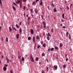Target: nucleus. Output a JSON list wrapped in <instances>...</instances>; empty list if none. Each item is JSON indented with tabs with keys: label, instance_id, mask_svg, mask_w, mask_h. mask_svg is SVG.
Instances as JSON below:
<instances>
[{
	"label": "nucleus",
	"instance_id": "f257e3e1",
	"mask_svg": "<svg viewBox=\"0 0 73 73\" xmlns=\"http://www.w3.org/2000/svg\"><path fill=\"white\" fill-rule=\"evenodd\" d=\"M30 59L31 62H34V59H33V58L32 56V54H31L30 55Z\"/></svg>",
	"mask_w": 73,
	"mask_h": 73
},
{
	"label": "nucleus",
	"instance_id": "f03ea898",
	"mask_svg": "<svg viewBox=\"0 0 73 73\" xmlns=\"http://www.w3.org/2000/svg\"><path fill=\"white\" fill-rule=\"evenodd\" d=\"M30 32L32 34V35H33V29H31Z\"/></svg>",
	"mask_w": 73,
	"mask_h": 73
},
{
	"label": "nucleus",
	"instance_id": "7ed1b4c3",
	"mask_svg": "<svg viewBox=\"0 0 73 73\" xmlns=\"http://www.w3.org/2000/svg\"><path fill=\"white\" fill-rule=\"evenodd\" d=\"M19 33L20 34L22 33V29H21V28H20L19 30Z\"/></svg>",
	"mask_w": 73,
	"mask_h": 73
},
{
	"label": "nucleus",
	"instance_id": "20e7f679",
	"mask_svg": "<svg viewBox=\"0 0 73 73\" xmlns=\"http://www.w3.org/2000/svg\"><path fill=\"white\" fill-rule=\"evenodd\" d=\"M33 41L34 42H35V36L33 37Z\"/></svg>",
	"mask_w": 73,
	"mask_h": 73
},
{
	"label": "nucleus",
	"instance_id": "39448f33",
	"mask_svg": "<svg viewBox=\"0 0 73 73\" xmlns=\"http://www.w3.org/2000/svg\"><path fill=\"white\" fill-rule=\"evenodd\" d=\"M7 70V68L5 66L4 67H3V70L4 71H5Z\"/></svg>",
	"mask_w": 73,
	"mask_h": 73
},
{
	"label": "nucleus",
	"instance_id": "423d86ee",
	"mask_svg": "<svg viewBox=\"0 0 73 73\" xmlns=\"http://www.w3.org/2000/svg\"><path fill=\"white\" fill-rule=\"evenodd\" d=\"M35 12L36 14H37L38 13V11H37V9H35Z\"/></svg>",
	"mask_w": 73,
	"mask_h": 73
},
{
	"label": "nucleus",
	"instance_id": "0eeeda50",
	"mask_svg": "<svg viewBox=\"0 0 73 73\" xmlns=\"http://www.w3.org/2000/svg\"><path fill=\"white\" fill-rule=\"evenodd\" d=\"M16 37H17V39H18L19 38V34H17L16 35Z\"/></svg>",
	"mask_w": 73,
	"mask_h": 73
},
{
	"label": "nucleus",
	"instance_id": "6e6552de",
	"mask_svg": "<svg viewBox=\"0 0 73 73\" xmlns=\"http://www.w3.org/2000/svg\"><path fill=\"white\" fill-rule=\"evenodd\" d=\"M54 67L55 69H57V66H54Z\"/></svg>",
	"mask_w": 73,
	"mask_h": 73
},
{
	"label": "nucleus",
	"instance_id": "1a4fd4ad",
	"mask_svg": "<svg viewBox=\"0 0 73 73\" xmlns=\"http://www.w3.org/2000/svg\"><path fill=\"white\" fill-rule=\"evenodd\" d=\"M64 15H65V14H64V13L62 15V18H63V19H65V18H64Z\"/></svg>",
	"mask_w": 73,
	"mask_h": 73
},
{
	"label": "nucleus",
	"instance_id": "9d476101",
	"mask_svg": "<svg viewBox=\"0 0 73 73\" xmlns=\"http://www.w3.org/2000/svg\"><path fill=\"white\" fill-rule=\"evenodd\" d=\"M40 4L41 5H42V1L41 0H40Z\"/></svg>",
	"mask_w": 73,
	"mask_h": 73
},
{
	"label": "nucleus",
	"instance_id": "9b49d317",
	"mask_svg": "<svg viewBox=\"0 0 73 73\" xmlns=\"http://www.w3.org/2000/svg\"><path fill=\"white\" fill-rule=\"evenodd\" d=\"M54 12H56L57 11V10H56V8L54 7Z\"/></svg>",
	"mask_w": 73,
	"mask_h": 73
},
{
	"label": "nucleus",
	"instance_id": "f8f14e48",
	"mask_svg": "<svg viewBox=\"0 0 73 73\" xmlns=\"http://www.w3.org/2000/svg\"><path fill=\"white\" fill-rule=\"evenodd\" d=\"M43 47H44V48H45V47L46 46V44L45 43H44V44H43Z\"/></svg>",
	"mask_w": 73,
	"mask_h": 73
},
{
	"label": "nucleus",
	"instance_id": "ddd939ff",
	"mask_svg": "<svg viewBox=\"0 0 73 73\" xmlns=\"http://www.w3.org/2000/svg\"><path fill=\"white\" fill-rule=\"evenodd\" d=\"M45 56V54H44V53H42V57H44V56Z\"/></svg>",
	"mask_w": 73,
	"mask_h": 73
},
{
	"label": "nucleus",
	"instance_id": "4468645a",
	"mask_svg": "<svg viewBox=\"0 0 73 73\" xmlns=\"http://www.w3.org/2000/svg\"><path fill=\"white\" fill-rule=\"evenodd\" d=\"M35 60L36 61H38V58L37 57L36 58Z\"/></svg>",
	"mask_w": 73,
	"mask_h": 73
},
{
	"label": "nucleus",
	"instance_id": "2eb2a0df",
	"mask_svg": "<svg viewBox=\"0 0 73 73\" xmlns=\"http://www.w3.org/2000/svg\"><path fill=\"white\" fill-rule=\"evenodd\" d=\"M62 43H60V47H62Z\"/></svg>",
	"mask_w": 73,
	"mask_h": 73
},
{
	"label": "nucleus",
	"instance_id": "dca6fc26",
	"mask_svg": "<svg viewBox=\"0 0 73 73\" xmlns=\"http://www.w3.org/2000/svg\"><path fill=\"white\" fill-rule=\"evenodd\" d=\"M28 40H31V37L30 36H29L28 38Z\"/></svg>",
	"mask_w": 73,
	"mask_h": 73
},
{
	"label": "nucleus",
	"instance_id": "f3484780",
	"mask_svg": "<svg viewBox=\"0 0 73 73\" xmlns=\"http://www.w3.org/2000/svg\"><path fill=\"white\" fill-rule=\"evenodd\" d=\"M7 63H9V59H8V58H7Z\"/></svg>",
	"mask_w": 73,
	"mask_h": 73
},
{
	"label": "nucleus",
	"instance_id": "a211bd4d",
	"mask_svg": "<svg viewBox=\"0 0 73 73\" xmlns=\"http://www.w3.org/2000/svg\"><path fill=\"white\" fill-rule=\"evenodd\" d=\"M55 49H57V50L58 49V47H57V46H55Z\"/></svg>",
	"mask_w": 73,
	"mask_h": 73
},
{
	"label": "nucleus",
	"instance_id": "6ab92c4d",
	"mask_svg": "<svg viewBox=\"0 0 73 73\" xmlns=\"http://www.w3.org/2000/svg\"><path fill=\"white\" fill-rule=\"evenodd\" d=\"M43 24H44V25H46V24L45 22L44 21H43Z\"/></svg>",
	"mask_w": 73,
	"mask_h": 73
},
{
	"label": "nucleus",
	"instance_id": "aec40b11",
	"mask_svg": "<svg viewBox=\"0 0 73 73\" xmlns=\"http://www.w3.org/2000/svg\"><path fill=\"white\" fill-rule=\"evenodd\" d=\"M9 31H10V32H11V31H12V29H11V28L10 27H9Z\"/></svg>",
	"mask_w": 73,
	"mask_h": 73
},
{
	"label": "nucleus",
	"instance_id": "412c9836",
	"mask_svg": "<svg viewBox=\"0 0 73 73\" xmlns=\"http://www.w3.org/2000/svg\"><path fill=\"white\" fill-rule=\"evenodd\" d=\"M13 9L14 10V11H15V10H16V8H15V7L14 6H13Z\"/></svg>",
	"mask_w": 73,
	"mask_h": 73
},
{
	"label": "nucleus",
	"instance_id": "4be33fe9",
	"mask_svg": "<svg viewBox=\"0 0 73 73\" xmlns=\"http://www.w3.org/2000/svg\"><path fill=\"white\" fill-rule=\"evenodd\" d=\"M22 61H24V58L23 57L22 58Z\"/></svg>",
	"mask_w": 73,
	"mask_h": 73
},
{
	"label": "nucleus",
	"instance_id": "5701e85b",
	"mask_svg": "<svg viewBox=\"0 0 73 73\" xmlns=\"http://www.w3.org/2000/svg\"><path fill=\"white\" fill-rule=\"evenodd\" d=\"M16 27H17V28H19V26L17 25V24H16Z\"/></svg>",
	"mask_w": 73,
	"mask_h": 73
},
{
	"label": "nucleus",
	"instance_id": "b1692460",
	"mask_svg": "<svg viewBox=\"0 0 73 73\" xmlns=\"http://www.w3.org/2000/svg\"><path fill=\"white\" fill-rule=\"evenodd\" d=\"M12 28H13V29H14V30H15V31H16V28H15V27H13Z\"/></svg>",
	"mask_w": 73,
	"mask_h": 73
},
{
	"label": "nucleus",
	"instance_id": "393cba45",
	"mask_svg": "<svg viewBox=\"0 0 73 73\" xmlns=\"http://www.w3.org/2000/svg\"><path fill=\"white\" fill-rule=\"evenodd\" d=\"M47 38L48 40H50V38H49V36H47Z\"/></svg>",
	"mask_w": 73,
	"mask_h": 73
},
{
	"label": "nucleus",
	"instance_id": "a878e982",
	"mask_svg": "<svg viewBox=\"0 0 73 73\" xmlns=\"http://www.w3.org/2000/svg\"><path fill=\"white\" fill-rule=\"evenodd\" d=\"M6 41L7 42H8V39L7 37H6Z\"/></svg>",
	"mask_w": 73,
	"mask_h": 73
},
{
	"label": "nucleus",
	"instance_id": "bb28decb",
	"mask_svg": "<svg viewBox=\"0 0 73 73\" xmlns=\"http://www.w3.org/2000/svg\"><path fill=\"white\" fill-rule=\"evenodd\" d=\"M40 45H38L37 47V48L38 49H39V48H40Z\"/></svg>",
	"mask_w": 73,
	"mask_h": 73
},
{
	"label": "nucleus",
	"instance_id": "cd10ccee",
	"mask_svg": "<svg viewBox=\"0 0 73 73\" xmlns=\"http://www.w3.org/2000/svg\"><path fill=\"white\" fill-rule=\"evenodd\" d=\"M53 50H54V48H52L50 50H51V51H53Z\"/></svg>",
	"mask_w": 73,
	"mask_h": 73
},
{
	"label": "nucleus",
	"instance_id": "c85d7f7f",
	"mask_svg": "<svg viewBox=\"0 0 73 73\" xmlns=\"http://www.w3.org/2000/svg\"><path fill=\"white\" fill-rule=\"evenodd\" d=\"M20 5H22V1L21 0L20 3Z\"/></svg>",
	"mask_w": 73,
	"mask_h": 73
},
{
	"label": "nucleus",
	"instance_id": "c756f323",
	"mask_svg": "<svg viewBox=\"0 0 73 73\" xmlns=\"http://www.w3.org/2000/svg\"><path fill=\"white\" fill-rule=\"evenodd\" d=\"M30 11H31V13H33V10L32 9H30Z\"/></svg>",
	"mask_w": 73,
	"mask_h": 73
},
{
	"label": "nucleus",
	"instance_id": "7c9ffc66",
	"mask_svg": "<svg viewBox=\"0 0 73 73\" xmlns=\"http://www.w3.org/2000/svg\"><path fill=\"white\" fill-rule=\"evenodd\" d=\"M66 67V65H64L63 66V68H65Z\"/></svg>",
	"mask_w": 73,
	"mask_h": 73
},
{
	"label": "nucleus",
	"instance_id": "2f4dec72",
	"mask_svg": "<svg viewBox=\"0 0 73 73\" xmlns=\"http://www.w3.org/2000/svg\"><path fill=\"white\" fill-rule=\"evenodd\" d=\"M36 38L38 40V39H39V37H38V36H36Z\"/></svg>",
	"mask_w": 73,
	"mask_h": 73
},
{
	"label": "nucleus",
	"instance_id": "473e14b6",
	"mask_svg": "<svg viewBox=\"0 0 73 73\" xmlns=\"http://www.w3.org/2000/svg\"><path fill=\"white\" fill-rule=\"evenodd\" d=\"M36 4V2H33L32 3V4L34 5V4Z\"/></svg>",
	"mask_w": 73,
	"mask_h": 73
},
{
	"label": "nucleus",
	"instance_id": "72a5a7b5",
	"mask_svg": "<svg viewBox=\"0 0 73 73\" xmlns=\"http://www.w3.org/2000/svg\"><path fill=\"white\" fill-rule=\"evenodd\" d=\"M48 36H50V37H51V35H50V33H48Z\"/></svg>",
	"mask_w": 73,
	"mask_h": 73
},
{
	"label": "nucleus",
	"instance_id": "f704fd0d",
	"mask_svg": "<svg viewBox=\"0 0 73 73\" xmlns=\"http://www.w3.org/2000/svg\"><path fill=\"white\" fill-rule=\"evenodd\" d=\"M19 3H20V0H19L18 1H17V3L18 4Z\"/></svg>",
	"mask_w": 73,
	"mask_h": 73
},
{
	"label": "nucleus",
	"instance_id": "c9c22d12",
	"mask_svg": "<svg viewBox=\"0 0 73 73\" xmlns=\"http://www.w3.org/2000/svg\"><path fill=\"white\" fill-rule=\"evenodd\" d=\"M32 23L33 24V25H34L35 24V22H34V21H32Z\"/></svg>",
	"mask_w": 73,
	"mask_h": 73
},
{
	"label": "nucleus",
	"instance_id": "e433bc0d",
	"mask_svg": "<svg viewBox=\"0 0 73 73\" xmlns=\"http://www.w3.org/2000/svg\"><path fill=\"white\" fill-rule=\"evenodd\" d=\"M69 38L70 40L71 39V38H70V35H69Z\"/></svg>",
	"mask_w": 73,
	"mask_h": 73
},
{
	"label": "nucleus",
	"instance_id": "4c0bfd02",
	"mask_svg": "<svg viewBox=\"0 0 73 73\" xmlns=\"http://www.w3.org/2000/svg\"><path fill=\"white\" fill-rule=\"evenodd\" d=\"M27 0H23V2H27Z\"/></svg>",
	"mask_w": 73,
	"mask_h": 73
},
{
	"label": "nucleus",
	"instance_id": "58836bf2",
	"mask_svg": "<svg viewBox=\"0 0 73 73\" xmlns=\"http://www.w3.org/2000/svg\"><path fill=\"white\" fill-rule=\"evenodd\" d=\"M41 18L42 19H44V18H43V15H41Z\"/></svg>",
	"mask_w": 73,
	"mask_h": 73
},
{
	"label": "nucleus",
	"instance_id": "ea45409f",
	"mask_svg": "<svg viewBox=\"0 0 73 73\" xmlns=\"http://www.w3.org/2000/svg\"><path fill=\"white\" fill-rule=\"evenodd\" d=\"M13 4H14V5H16V6H17V5H16V3H15V2H13Z\"/></svg>",
	"mask_w": 73,
	"mask_h": 73
},
{
	"label": "nucleus",
	"instance_id": "a19ab883",
	"mask_svg": "<svg viewBox=\"0 0 73 73\" xmlns=\"http://www.w3.org/2000/svg\"><path fill=\"white\" fill-rule=\"evenodd\" d=\"M66 8H67V9L68 10L69 9V7L67 6L66 7Z\"/></svg>",
	"mask_w": 73,
	"mask_h": 73
},
{
	"label": "nucleus",
	"instance_id": "79ce46f5",
	"mask_svg": "<svg viewBox=\"0 0 73 73\" xmlns=\"http://www.w3.org/2000/svg\"><path fill=\"white\" fill-rule=\"evenodd\" d=\"M51 32H53V29H52L51 30Z\"/></svg>",
	"mask_w": 73,
	"mask_h": 73
},
{
	"label": "nucleus",
	"instance_id": "37998d69",
	"mask_svg": "<svg viewBox=\"0 0 73 73\" xmlns=\"http://www.w3.org/2000/svg\"><path fill=\"white\" fill-rule=\"evenodd\" d=\"M46 69L47 70H49V68H48V67H47L46 68Z\"/></svg>",
	"mask_w": 73,
	"mask_h": 73
},
{
	"label": "nucleus",
	"instance_id": "c03bdc74",
	"mask_svg": "<svg viewBox=\"0 0 73 73\" xmlns=\"http://www.w3.org/2000/svg\"><path fill=\"white\" fill-rule=\"evenodd\" d=\"M52 6H53V7H54V5H53V3H52Z\"/></svg>",
	"mask_w": 73,
	"mask_h": 73
},
{
	"label": "nucleus",
	"instance_id": "a18cd8bd",
	"mask_svg": "<svg viewBox=\"0 0 73 73\" xmlns=\"http://www.w3.org/2000/svg\"><path fill=\"white\" fill-rule=\"evenodd\" d=\"M68 60V58H66V61H67Z\"/></svg>",
	"mask_w": 73,
	"mask_h": 73
},
{
	"label": "nucleus",
	"instance_id": "49530a36",
	"mask_svg": "<svg viewBox=\"0 0 73 73\" xmlns=\"http://www.w3.org/2000/svg\"><path fill=\"white\" fill-rule=\"evenodd\" d=\"M68 33H68V32H67L66 33V35H68Z\"/></svg>",
	"mask_w": 73,
	"mask_h": 73
},
{
	"label": "nucleus",
	"instance_id": "de8ad7c7",
	"mask_svg": "<svg viewBox=\"0 0 73 73\" xmlns=\"http://www.w3.org/2000/svg\"><path fill=\"white\" fill-rule=\"evenodd\" d=\"M63 28H64V29H65V28H66V27L65 26H63Z\"/></svg>",
	"mask_w": 73,
	"mask_h": 73
},
{
	"label": "nucleus",
	"instance_id": "09e8293b",
	"mask_svg": "<svg viewBox=\"0 0 73 73\" xmlns=\"http://www.w3.org/2000/svg\"><path fill=\"white\" fill-rule=\"evenodd\" d=\"M41 44H43V41H42L41 42Z\"/></svg>",
	"mask_w": 73,
	"mask_h": 73
},
{
	"label": "nucleus",
	"instance_id": "8fccbe9b",
	"mask_svg": "<svg viewBox=\"0 0 73 73\" xmlns=\"http://www.w3.org/2000/svg\"><path fill=\"white\" fill-rule=\"evenodd\" d=\"M10 73H13V72H12V70H10Z\"/></svg>",
	"mask_w": 73,
	"mask_h": 73
},
{
	"label": "nucleus",
	"instance_id": "3c124183",
	"mask_svg": "<svg viewBox=\"0 0 73 73\" xmlns=\"http://www.w3.org/2000/svg\"><path fill=\"white\" fill-rule=\"evenodd\" d=\"M20 8H22V5H20Z\"/></svg>",
	"mask_w": 73,
	"mask_h": 73
},
{
	"label": "nucleus",
	"instance_id": "603ef678",
	"mask_svg": "<svg viewBox=\"0 0 73 73\" xmlns=\"http://www.w3.org/2000/svg\"><path fill=\"white\" fill-rule=\"evenodd\" d=\"M30 18H30V17H29L28 19V20H30Z\"/></svg>",
	"mask_w": 73,
	"mask_h": 73
},
{
	"label": "nucleus",
	"instance_id": "864d4df0",
	"mask_svg": "<svg viewBox=\"0 0 73 73\" xmlns=\"http://www.w3.org/2000/svg\"><path fill=\"white\" fill-rule=\"evenodd\" d=\"M42 73H45L44 72V70L42 71Z\"/></svg>",
	"mask_w": 73,
	"mask_h": 73
},
{
	"label": "nucleus",
	"instance_id": "5fc2aeb1",
	"mask_svg": "<svg viewBox=\"0 0 73 73\" xmlns=\"http://www.w3.org/2000/svg\"><path fill=\"white\" fill-rule=\"evenodd\" d=\"M0 5L1 7V0H0Z\"/></svg>",
	"mask_w": 73,
	"mask_h": 73
},
{
	"label": "nucleus",
	"instance_id": "6e6d98bb",
	"mask_svg": "<svg viewBox=\"0 0 73 73\" xmlns=\"http://www.w3.org/2000/svg\"><path fill=\"white\" fill-rule=\"evenodd\" d=\"M5 66H6V67H7V66H8V65L7 64H6L5 65Z\"/></svg>",
	"mask_w": 73,
	"mask_h": 73
},
{
	"label": "nucleus",
	"instance_id": "4d7b16f0",
	"mask_svg": "<svg viewBox=\"0 0 73 73\" xmlns=\"http://www.w3.org/2000/svg\"><path fill=\"white\" fill-rule=\"evenodd\" d=\"M48 51L49 52L50 51V48H49L48 49Z\"/></svg>",
	"mask_w": 73,
	"mask_h": 73
},
{
	"label": "nucleus",
	"instance_id": "13d9d810",
	"mask_svg": "<svg viewBox=\"0 0 73 73\" xmlns=\"http://www.w3.org/2000/svg\"><path fill=\"white\" fill-rule=\"evenodd\" d=\"M72 5H73V4H71L70 5V7H71L72 6Z\"/></svg>",
	"mask_w": 73,
	"mask_h": 73
},
{
	"label": "nucleus",
	"instance_id": "bf43d9fd",
	"mask_svg": "<svg viewBox=\"0 0 73 73\" xmlns=\"http://www.w3.org/2000/svg\"><path fill=\"white\" fill-rule=\"evenodd\" d=\"M46 25H44V28H46Z\"/></svg>",
	"mask_w": 73,
	"mask_h": 73
},
{
	"label": "nucleus",
	"instance_id": "052dcab7",
	"mask_svg": "<svg viewBox=\"0 0 73 73\" xmlns=\"http://www.w3.org/2000/svg\"><path fill=\"white\" fill-rule=\"evenodd\" d=\"M23 8H24V10H25V7H24Z\"/></svg>",
	"mask_w": 73,
	"mask_h": 73
},
{
	"label": "nucleus",
	"instance_id": "680f3d73",
	"mask_svg": "<svg viewBox=\"0 0 73 73\" xmlns=\"http://www.w3.org/2000/svg\"><path fill=\"white\" fill-rule=\"evenodd\" d=\"M26 17H28V15H26Z\"/></svg>",
	"mask_w": 73,
	"mask_h": 73
},
{
	"label": "nucleus",
	"instance_id": "e2e57ef3",
	"mask_svg": "<svg viewBox=\"0 0 73 73\" xmlns=\"http://www.w3.org/2000/svg\"><path fill=\"white\" fill-rule=\"evenodd\" d=\"M2 58H4V56H2Z\"/></svg>",
	"mask_w": 73,
	"mask_h": 73
},
{
	"label": "nucleus",
	"instance_id": "0e129e2a",
	"mask_svg": "<svg viewBox=\"0 0 73 73\" xmlns=\"http://www.w3.org/2000/svg\"><path fill=\"white\" fill-rule=\"evenodd\" d=\"M21 22H20V23L19 25H21Z\"/></svg>",
	"mask_w": 73,
	"mask_h": 73
},
{
	"label": "nucleus",
	"instance_id": "69168bd1",
	"mask_svg": "<svg viewBox=\"0 0 73 73\" xmlns=\"http://www.w3.org/2000/svg\"><path fill=\"white\" fill-rule=\"evenodd\" d=\"M47 28H48V29H49V26H47Z\"/></svg>",
	"mask_w": 73,
	"mask_h": 73
},
{
	"label": "nucleus",
	"instance_id": "338daca9",
	"mask_svg": "<svg viewBox=\"0 0 73 73\" xmlns=\"http://www.w3.org/2000/svg\"><path fill=\"white\" fill-rule=\"evenodd\" d=\"M44 36H45V33H44L43 34Z\"/></svg>",
	"mask_w": 73,
	"mask_h": 73
},
{
	"label": "nucleus",
	"instance_id": "774afa93",
	"mask_svg": "<svg viewBox=\"0 0 73 73\" xmlns=\"http://www.w3.org/2000/svg\"><path fill=\"white\" fill-rule=\"evenodd\" d=\"M46 61H47V62H48V60L47 59H46Z\"/></svg>",
	"mask_w": 73,
	"mask_h": 73
}]
</instances>
